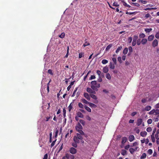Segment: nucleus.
Listing matches in <instances>:
<instances>
[{
    "mask_svg": "<svg viewBox=\"0 0 159 159\" xmlns=\"http://www.w3.org/2000/svg\"><path fill=\"white\" fill-rule=\"evenodd\" d=\"M140 39H138L137 41V43L138 45H139L141 43V41H140Z\"/></svg>",
    "mask_w": 159,
    "mask_h": 159,
    "instance_id": "obj_55",
    "label": "nucleus"
},
{
    "mask_svg": "<svg viewBox=\"0 0 159 159\" xmlns=\"http://www.w3.org/2000/svg\"><path fill=\"white\" fill-rule=\"evenodd\" d=\"M84 108L88 112H91V109L89 107H88L87 106H84Z\"/></svg>",
    "mask_w": 159,
    "mask_h": 159,
    "instance_id": "obj_33",
    "label": "nucleus"
},
{
    "mask_svg": "<svg viewBox=\"0 0 159 159\" xmlns=\"http://www.w3.org/2000/svg\"><path fill=\"white\" fill-rule=\"evenodd\" d=\"M71 136L69 132H68L65 135V138H69Z\"/></svg>",
    "mask_w": 159,
    "mask_h": 159,
    "instance_id": "obj_54",
    "label": "nucleus"
},
{
    "mask_svg": "<svg viewBox=\"0 0 159 159\" xmlns=\"http://www.w3.org/2000/svg\"><path fill=\"white\" fill-rule=\"evenodd\" d=\"M84 97L88 100L89 101L90 99V96L89 94L87 93H84Z\"/></svg>",
    "mask_w": 159,
    "mask_h": 159,
    "instance_id": "obj_9",
    "label": "nucleus"
},
{
    "mask_svg": "<svg viewBox=\"0 0 159 159\" xmlns=\"http://www.w3.org/2000/svg\"><path fill=\"white\" fill-rule=\"evenodd\" d=\"M79 143H76L75 141H74V142L72 143V145L74 148H76L77 147V144Z\"/></svg>",
    "mask_w": 159,
    "mask_h": 159,
    "instance_id": "obj_22",
    "label": "nucleus"
},
{
    "mask_svg": "<svg viewBox=\"0 0 159 159\" xmlns=\"http://www.w3.org/2000/svg\"><path fill=\"white\" fill-rule=\"evenodd\" d=\"M134 130L136 131V133L137 134H139V133L140 130L138 128H135Z\"/></svg>",
    "mask_w": 159,
    "mask_h": 159,
    "instance_id": "obj_57",
    "label": "nucleus"
},
{
    "mask_svg": "<svg viewBox=\"0 0 159 159\" xmlns=\"http://www.w3.org/2000/svg\"><path fill=\"white\" fill-rule=\"evenodd\" d=\"M127 140V139L126 137H123L122 138L121 143L123 144L125 143Z\"/></svg>",
    "mask_w": 159,
    "mask_h": 159,
    "instance_id": "obj_20",
    "label": "nucleus"
},
{
    "mask_svg": "<svg viewBox=\"0 0 159 159\" xmlns=\"http://www.w3.org/2000/svg\"><path fill=\"white\" fill-rule=\"evenodd\" d=\"M154 38V36L153 35H151L149 36L148 38V41H151Z\"/></svg>",
    "mask_w": 159,
    "mask_h": 159,
    "instance_id": "obj_12",
    "label": "nucleus"
},
{
    "mask_svg": "<svg viewBox=\"0 0 159 159\" xmlns=\"http://www.w3.org/2000/svg\"><path fill=\"white\" fill-rule=\"evenodd\" d=\"M121 2L123 3V5L128 7H130V6L127 4L124 1V0H122Z\"/></svg>",
    "mask_w": 159,
    "mask_h": 159,
    "instance_id": "obj_24",
    "label": "nucleus"
},
{
    "mask_svg": "<svg viewBox=\"0 0 159 159\" xmlns=\"http://www.w3.org/2000/svg\"><path fill=\"white\" fill-rule=\"evenodd\" d=\"M132 38L131 37H129L128 39V43H130L132 41Z\"/></svg>",
    "mask_w": 159,
    "mask_h": 159,
    "instance_id": "obj_53",
    "label": "nucleus"
},
{
    "mask_svg": "<svg viewBox=\"0 0 159 159\" xmlns=\"http://www.w3.org/2000/svg\"><path fill=\"white\" fill-rule=\"evenodd\" d=\"M78 106L79 107L81 108H84V106L83 105V104L81 103L80 102L79 103Z\"/></svg>",
    "mask_w": 159,
    "mask_h": 159,
    "instance_id": "obj_56",
    "label": "nucleus"
},
{
    "mask_svg": "<svg viewBox=\"0 0 159 159\" xmlns=\"http://www.w3.org/2000/svg\"><path fill=\"white\" fill-rule=\"evenodd\" d=\"M106 77L107 79L109 80H110L111 79V77L109 73H107V74L106 75Z\"/></svg>",
    "mask_w": 159,
    "mask_h": 159,
    "instance_id": "obj_42",
    "label": "nucleus"
},
{
    "mask_svg": "<svg viewBox=\"0 0 159 159\" xmlns=\"http://www.w3.org/2000/svg\"><path fill=\"white\" fill-rule=\"evenodd\" d=\"M48 73L52 75H53V73L52 72V70L51 69H49L48 70Z\"/></svg>",
    "mask_w": 159,
    "mask_h": 159,
    "instance_id": "obj_51",
    "label": "nucleus"
},
{
    "mask_svg": "<svg viewBox=\"0 0 159 159\" xmlns=\"http://www.w3.org/2000/svg\"><path fill=\"white\" fill-rule=\"evenodd\" d=\"M90 45V43L87 42V41H86V40L85 41V43L83 45V47H85L86 46H88Z\"/></svg>",
    "mask_w": 159,
    "mask_h": 159,
    "instance_id": "obj_35",
    "label": "nucleus"
},
{
    "mask_svg": "<svg viewBox=\"0 0 159 159\" xmlns=\"http://www.w3.org/2000/svg\"><path fill=\"white\" fill-rule=\"evenodd\" d=\"M155 110H156L157 111H155V112H154V113L153 115V116L159 117V110L155 109Z\"/></svg>",
    "mask_w": 159,
    "mask_h": 159,
    "instance_id": "obj_11",
    "label": "nucleus"
},
{
    "mask_svg": "<svg viewBox=\"0 0 159 159\" xmlns=\"http://www.w3.org/2000/svg\"><path fill=\"white\" fill-rule=\"evenodd\" d=\"M157 111L156 110H155V109H153L150 112H149L148 114L150 115H152L154 114L155 111Z\"/></svg>",
    "mask_w": 159,
    "mask_h": 159,
    "instance_id": "obj_40",
    "label": "nucleus"
},
{
    "mask_svg": "<svg viewBox=\"0 0 159 159\" xmlns=\"http://www.w3.org/2000/svg\"><path fill=\"white\" fill-rule=\"evenodd\" d=\"M90 97L95 100H96L97 99V97L94 94H90Z\"/></svg>",
    "mask_w": 159,
    "mask_h": 159,
    "instance_id": "obj_29",
    "label": "nucleus"
},
{
    "mask_svg": "<svg viewBox=\"0 0 159 159\" xmlns=\"http://www.w3.org/2000/svg\"><path fill=\"white\" fill-rule=\"evenodd\" d=\"M158 45V41L157 39H155L153 41L152 43V46L153 47L155 48L157 47Z\"/></svg>",
    "mask_w": 159,
    "mask_h": 159,
    "instance_id": "obj_6",
    "label": "nucleus"
},
{
    "mask_svg": "<svg viewBox=\"0 0 159 159\" xmlns=\"http://www.w3.org/2000/svg\"><path fill=\"white\" fill-rule=\"evenodd\" d=\"M145 36H146L144 34H143V33L140 34H139V37L140 38H142L143 39H144V38L145 37Z\"/></svg>",
    "mask_w": 159,
    "mask_h": 159,
    "instance_id": "obj_31",
    "label": "nucleus"
},
{
    "mask_svg": "<svg viewBox=\"0 0 159 159\" xmlns=\"http://www.w3.org/2000/svg\"><path fill=\"white\" fill-rule=\"evenodd\" d=\"M109 67L110 69H115V66L111 62H110L109 65Z\"/></svg>",
    "mask_w": 159,
    "mask_h": 159,
    "instance_id": "obj_21",
    "label": "nucleus"
},
{
    "mask_svg": "<svg viewBox=\"0 0 159 159\" xmlns=\"http://www.w3.org/2000/svg\"><path fill=\"white\" fill-rule=\"evenodd\" d=\"M112 60L114 63V64H116V58L115 57H113L112 58Z\"/></svg>",
    "mask_w": 159,
    "mask_h": 159,
    "instance_id": "obj_61",
    "label": "nucleus"
},
{
    "mask_svg": "<svg viewBox=\"0 0 159 159\" xmlns=\"http://www.w3.org/2000/svg\"><path fill=\"white\" fill-rule=\"evenodd\" d=\"M146 157V154L145 153H143L140 157L141 159H144Z\"/></svg>",
    "mask_w": 159,
    "mask_h": 159,
    "instance_id": "obj_38",
    "label": "nucleus"
},
{
    "mask_svg": "<svg viewBox=\"0 0 159 159\" xmlns=\"http://www.w3.org/2000/svg\"><path fill=\"white\" fill-rule=\"evenodd\" d=\"M155 37L157 39H159V32H157L155 34Z\"/></svg>",
    "mask_w": 159,
    "mask_h": 159,
    "instance_id": "obj_58",
    "label": "nucleus"
},
{
    "mask_svg": "<svg viewBox=\"0 0 159 159\" xmlns=\"http://www.w3.org/2000/svg\"><path fill=\"white\" fill-rule=\"evenodd\" d=\"M138 148L139 147L137 146L135 147L134 148H131L129 149V151L131 154H133L135 151H137Z\"/></svg>",
    "mask_w": 159,
    "mask_h": 159,
    "instance_id": "obj_7",
    "label": "nucleus"
},
{
    "mask_svg": "<svg viewBox=\"0 0 159 159\" xmlns=\"http://www.w3.org/2000/svg\"><path fill=\"white\" fill-rule=\"evenodd\" d=\"M84 53L81 52L79 53V58H81L82 57H84Z\"/></svg>",
    "mask_w": 159,
    "mask_h": 159,
    "instance_id": "obj_27",
    "label": "nucleus"
},
{
    "mask_svg": "<svg viewBox=\"0 0 159 159\" xmlns=\"http://www.w3.org/2000/svg\"><path fill=\"white\" fill-rule=\"evenodd\" d=\"M97 73L98 75V76H102V77H104V75L103 73H102L99 70H97Z\"/></svg>",
    "mask_w": 159,
    "mask_h": 159,
    "instance_id": "obj_15",
    "label": "nucleus"
},
{
    "mask_svg": "<svg viewBox=\"0 0 159 159\" xmlns=\"http://www.w3.org/2000/svg\"><path fill=\"white\" fill-rule=\"evenodd\" d=\"M153 120L155 122H157L158 121V117L155 116H153Z\"/></svg>",
    "mask_w": 159,
    "mask_h": 159,
    "instance_id": "obj_47",
    "label": "nucleus"
},
{
    "mask_svg": "<svg viewBox=\"0 0 159 159\" xmlns=\"http://www.w3.org/2000/svg\"><path fill=\"white\" fill-rule=\"evenodd\" d=\"M129 52L131 53L133 52V49L131 46H129Z\"/></svg>",
    "mask_w": 159,
    "mask_h": 159,
    "instance_id": "obj_64",
    "label": "nucleus"
},
{
    "mask_svg": "<svg viewBox=\"0 0 159 159\" xmlns=\"http://www.w3.org/2000/svg\"><path fill=\"white\" fill-rule=\"evenodd\" d=\"M75 128L76 131H77L80 129H82L83 127L78 122Z\"/></svg>",
    "mask_w": 159,
    "mask_h": 159,
    "instance_id": "obj_8",
    "label": "nucleus"
},
{
    "mask_svg": "<svg viewBox=\"0 0 159 159\" xmlns=\"http://www.w3.org/2000/svg\"><path fill=\"white\" fill-rule=\"evenodd\" d=\"M152 120L151 119H149L147 120V123L148 124H150L152 123Z\"/></svg>",
    "mask_w": 159,
    "mask_h": 159,
    "instance_id": "obj_59",
    "label": "nucleus"
},
{
    "mask_svg": "<svg viewBox=\"0 0 159 159\" xmlns=\"http://www.w3.org/2000/svg\"><path fill=\"white\" fill-rule=\"evenodd\" d=\"M152 107L150 106H148L146 107L143 111H149L151 109Z\"/></svg>",
    "mask_w": 159,
    "mask_h": 159,
    "instance_id": "obj_14",
    "label": "nucleus"
},
{
    "mask_svg": "<svg viewBox=\"0 0 159 159\" xmlns=\"http://www.w3.org/2000/svg\"><path fill=\"white\" fill-rule=\"evenodd\" d=\"M152 153V151L151 149H149L148 151V153L149 155H151Z\"/></svg>",
    "mask_w": 159,
    "mask_h": 159,
    "instance_id": "obj_63",
    "label": "nucleus"
},
{
    "mask_svg": "<svg viewBox=\"0 0 159 159\" xmlns=\"http://www.w3.org/2000/svg\"><path fill=\"white\" fill-rule=\"evenodd\" d=\"M112 46V44H110L108 46H107V48L106 49V51L108 50Z\"/></svg>",
    "mask_w": 159,
    "mask_h": 159,
    "instance_id": "obj_43",
    "label": "nucleus"
},
{
    "mask_svg": "<svg viewBox=\"0 0 159 159\" xmlns=\"http://www.w3.org/2000/svg\"><path fill=\"white\" fill-rule=\"evenodd\" d=\"M79 122H80L79 123L80 124H82L84 126L85 125V122L84 120H83L80 119L79 120Z\"/></svg>",
    "mask_w": 159,
    "mask_h": 159,
    "instance_id": "obj_37",
    "label": "nucleus"
},
{
    "mask_svg": "<svg viewBox=\"0 0 159 159\" xmlns=\"http://www.w3.org/2000/svg\"><path fill=\"white\" fill-rule=\"evenodd\" d=\"M157 9L156 7H152L151 8H147L144 9V10L145 11H147L148 10H155Z\"/></svg>",
    "mask_w": 159,
    "mask_h": 159,
    "instance_id": "obj_44",
    "label": "nucleus"
},
{
    "mask_svg": "<svg viewBox=\"0 0 159 159\" xmlns=\"http://www.w3.org/2000/svg\"><path fill=\"white\" fill-rule=\"evenodd\" d=\"M129 139L130 142H131L134 139V137L133 135H131L129 136Z\"/></svg>",
    "mask_w": 159,
    "mask_h": 159,
    "instance_id": "obj_13",
    "label": "nucleus"
},
{
    "mask_svg": "<svg viewBox=\"0 0 159 159\" xmlns=\"http://www.w3.org/2000/svg\"><path fill=\"white\" fill-rule=\"evenodd\" d=\"M82 135H81L79 133H77L76 134V135H75V136L77 137H78L79 138H80V139H83V138L82 137Z\"/></svg>",
    "mask_w": 159,
    "mask_h": 159,
    "instance_id": "obj_36",
    "label": "nucleus"
},
{
    "mask_svg": "<svg viewBox=\"0 0 159 159\" xmlns=\"http://www.w3.org/2000/svg\"><path fill=\"white\" fill-rule=\"evenodd\" d=\"M89 106L91 107L95 108L97 107L96 105L95 104L90 102H89Z\"/></svg>",
    "mask_w": 159,
    "mask_h": 159,
    "instance_id": "obj_23",
    "label": "nucleus"
},
{
    "mask_svg": "<svg viewBox=\"0 0 159 159\" xmlns=\"http://www.w3.org/2000/svg\"><path fill=\"white\" fill-rule=\"evenodd\" d=\"M147 132L146 131H143L140 132V135L143 137H145L147 135Z\"/></svg>",
    "mask_w": 159,
    "mask_h": 159,
    "instance_id": "obj_17",
    "label": "nucleus"
},
{
    "mask_svg": "<svg viewBox=\"0 0 159 159\" xmlns=\"http://www.w3.org/2000/svg\"><path fill=\"white\" fill-rule=\"evenodd\" d=\"M108 62V61L106 59H103L102 61V63L103 64H105L107 63Z\"/></svg>",
    "mask_w": 159,
    "mask_h": 159,
    "instance_id": "obj_45",
    "label": "nucleus"
},
{
    "mask_svg": "<svg viewBox=\"0 0 159 159\" xmlns=\"http://www.w3.org/2000/svg\"><path fill=\"white\" fill-rule=\"evenodd\" d=\"M96 77L95 75H91L89 79V80H92L93 79H95Z\"/></svg>",
    "mask_w": 159,
    "mask_h": 159,
    "instance_id": "obj_62",
    "label": "nucleus"
},
{
    "mask_svg": "<svg viewBox=\"0 0 159 159\" xmlns=\"http://www.w3.org/2000/svg\"><path fill=\"white\" fill-rule=\"evenodd\" d=\"M109 70L108 67L107 66H106L104 67L103 69V72L104 73H107Z\"/></svg>",
    "mask_w": 159,
    "mask_h": 159,
    "instance_id": "obj_16",
    "label": "nucleus"
},
{
    "mask_svg": "<svg viewBox=\"0 0 159 159\" xmlns=\"http://www.w3.org/2000/svg\"><path fill=\"white\" fill-rule=\"evenodd\" d=\"M82 129H80L77 130V131L81 135H84V132L82 130Z\"/></svg>",
    "mask_w": 159,
    "mask_h": 159,
    "instance_id": "obj_28",
    "label": "nucleus"
},
{
    "mask_svg": "<svg viewBox=\"0 0 159 159\" xmlns=\"http://www.w3.org/2000/svg\"><path fill=\"white\" fill-rule=\"evenodd\" d=\"M137 13L136 12H128L127 11L126 12V14L127 15H133V14H135Z\"/></svg>",
    "mask_w": 159,
    "mask_h": 159,
    "instance_id": "obj_41",
    "label": "nucleus"
},
{
    "mask_svg": "<svg viewBox=\"0 0 159 159\" xmlns=\"http://www.w3.org/2000/svg\"><path fill=\"white\" fill-rule=\"evenodd\" d=\"M67 159H74L75 156L72 155L69 153H66L65 156Z\"/></svg>",
    "mask_w": 159,
    "mask_h": 159,
    "instance_id": "obj_4",
    "label": "nucleus"
},
{
    "mask_svg": "<svg viewBox=\"0 0 159 159\" xmlns=\"http://www.w3.org/2000/svg\"><path fill=\"white\" fill-rule=\"evenodd\" d=\"M143 124V126H144V123L143 122V120L141 118H139L138 119L137 121L136 125L137 126H139L141 124Z\"/></svg>",
    "mask_w": 159,
    "mask_h": 159,
    "instance_id": "obj_3",
    "label": "nucleus"
},
{
    "mask_svg": "<svg viewBox=\"0 0 159 159\" xmlns=\"http://www.w3.org/2000/svg\"><path fill=\"white\" fill-rule=\"evenodd\" d=\"M138 36H137V35H134V38H133V41H135V42H136L137 41V40H138Z\"/></svg>",
    "mask_w": 159,
    "mask_h": 159,
    "instance_id": "obj_50",
    "label": "nucleus"
},
{
    "mask_svg": "<svg viewBox=\"0 0 159 159\" xmlns=\"http://www.w3.org/2000/svg\"><path fill=\"white\" fill-rule=\"evenodd\" d=\"M81 101L83 103H85L86 104H89V102L84 98L82 99Z\"/></svg>",
    "mask_w": 159,
    "mask_h": 159,
    "instance_id": "obj_30",
    "label": "nucleus"
},
{
    "mask_svg": "<svg viewBox=\"0 0 159 159\" xmlns=\"http://www.w3.org/2000/svg\"><path fill=\"white\" fill-rule=\"evenodd\" d=\"M91 87L92 89L97 91L98 90V88L100 87V84L98 83L96 81H93L91 83Z\"/></svg>",
    "mask_w": 159,
    "mask_h": 159,
    "instance_id": "obj_1",
    "label": "nucleus"
},
{
    "mask_svg": "<svg viewBox=\"0 0 159 159\" xmlns=\"http://www.w3.org/2000/svg\"><path fill=\"white\" fill-rule=\"evenodd\" d=\"M131 5L134 6H136L137 7H139L140 6V5L139 3L134 2H132L131 3Z\"/></svg>",
    "mask_w": 159,
    "mask_h": 159,
    "instance_id": "obj_39",
    "label": "nucleus"
},
{
    "mask_svg": "<svg viewBox=\"0 0 159 159\" xmlns=\"http://www.w3.org/2000/svg\"><path fill=\"white\" fill-rule=\"evenodd\" d=\"M152 130V128L150 127H149L147 128L146 129V130L148 132H151Z\"/></svg>",
    "mask_w": 159,
    "mask_h": 159,
    "instance_id": "obj_60",
    "label": "nucleus"
},
{
    "mask_svg": "<svg viewBox=\"0 0 159 159\" xmlns=\"http://www.w3.org/2000/svg\"><path fill=\"white\" fill-rule=\"evenodd\" d=\"M156 131V128H155L153 131L152 134L151 135V140L153 142H154L155 141V139L154 137V134Z\"/></svg>",
    "mask_w": 159,
    "mask_h": 159,
    "instance_id": "obj_2",
    "label": "nucleus"
},
{
    "mask_svg": "<svg viewBox=\"0 0 159 159\" xmlns=\"http://www.w3.org/2000/svg\"><path fill=\"white\" fill-rule=\"evenodd\" d=\"M152 30V28H145L144 30L146 33L150 32Z\"/></svg>",
    "mask_w": 159,
    "mask_h": 159,
    "instance_id": "obj_25",
    "label": "nucleus"
},
{
    "mask_svg": "<svg viewBox=\"0 0 159 159\" xmlns=\"http://www.w3.org/2000/svg\"><path fill=\"white\" fill-rule=\"evenodd\" d=\"M93 90V89H92L91 88H90L88 87L86 89V91L89 93H92Z\"/></svg>",
    "mask_w": 159,
    "mask_h": 159,
    "instance_id": "obj_34",
    "label": "nucleus"
},
{
    "mask_svg": "<svg viewBox=\"0 0 159 159\" xmlns=\"http://www.w3.org/2000/svg\"><path fill=\"white\" fill-rule=\"evenodd\" d=\"M102 76H98V81L99 82H101L102 81Z\"/></svg>",
    "mask_w": 159,
    "mask_h": 159,
    "instance_id": "obj_49",
    "label": "nucleus"
},
{
    "mask_svg": "<svg viewBox=\"0 0 159 159\" xmlns=\"http://www.w3.org/2000/svg\"><path fill=\"white\" fill-rule=\"evenodd\" d=\"M81 139H80V138L77 137L76 136H74L73 137V140L74 141H75L76 143H80V141L81 140Z\"/></svg>",
    "mask_w": 159,
    "mask_h": 159,
    "instance_id": "obj_10",
    "label": "nucleus"
},
{
    "mask_svg": "<svg viewBox=\"0 0 159 159\" xmlns=\"http://www.w3.org/2000/svg\"><path fill=\"white\" fill-rule=\"evenodd\" d=\"M69 152L70 153L72 154H74L76 153L77 150L74 148L71 147L69 149Z\"/></svg>",
    "mask_w": 159,
    "mask_h": 159,
    "instance_id": "obj_5",
    "label": "nucleus"
},
{
    "mask_svg": "<svg viewBox=\"0 0 159 159\" xmlns=\"http://www.w3.org/2000/svg\"><path fill=\"white\" fill-rule=\"evenodd\" d=\"M128 52V48H125L124 49V50L123 51V53L125 55V54H126Z\"/></svg>",
    "mask_w": 159,
    "mask_h": 159,
    "instance_id": "obj_32",
    "label": "nucleus"
},
{
    "mask_svg": "<svg viewBox=\"0 0 159 159\" xmlns=\"http://www.w3.org/2000/svg\"><path fill=\"white\" fill-rule=\"evenodd\" d=\"M122 48V47L121 46L118 47L116 51V53H118L121 50Z\"/></svg>",
    "mask_w": 159,
    "mask_h": 159,
    "instance_id": "obj_46",
    "label": "nucleus"
},
{
    "mask_svg": "<svg viewBox=\"0 0 159 159\" xmlns=\"http://www.w3.org/2000/svg\"><path fill=\"white\" fill-rule=\"evenodd\" d=\"M147 42V39H143L141 41V43L143 45H144Z\"/></svg>",
    "mask_w": 159,
    "mask_h": 159,
    "instance_id": "obj_18",
    "label": "nucleus"
},
{
    "mask_svg": "<svg viewBox=\"0 0 159 159\" xmlns=\"http://www.w3.org/2000/svg\"><path fill=\"white\" fill-rule=\"evenodd\" d=\"M77 115L78 117L83 118L84 117V116L83 114L80 112H78L77 113Z\"/></svg>",
    "mask_w": 159,
    "mask_h": 159,
    "instance_id": "obj_19",
    "label": "nucleus"
},
{
    "mask_svg": "<svg viewBox=\"0 0 159 159\" xmlns=\"http://www.w3.org/2000/svg\"><path fill=\"white\" fill-rule=\"evenodd\" d=\"M68 109H69V111L70 112V111L73 108V107H72V103H71L70 104V105H69V106H68Z\"/></svg>",
    "mask_w": 159,
    "mask_h": 159,
    "instance_id": "obj_48",
    "label": "nucleus"
},
{
    "mask_svg": "<svg viewBox=\"0 0 159 159\" xmlns=\"http://www.w3.org/2000/svg\"><path fill=\"white\" fill-rule=\"evenodd\" d=\"M121 154L125 156L127 154V151L126 150L122 149L121 151Z\"/></svg>",
    "mask_w": 159,
    "mask_h": 159,
    "instance_id": "obj_26",
    "label": "nucleus"
},
{
    "mask_svg": "<svg viewBox=\"0 0 159 159\" xmlns=\"http://www.w3.org/2000/svg\"><path fill=\"white\" fill-rule=\"evenodd\" d=\"M65 36V34L64 33H62L59 36L61 38H63Z\"/></svg>",
    "mask_w": 159,
    "mask_h": 159,
    "instance_id": "obj_52",
    "label": "nucleus"
}]
</instances>
